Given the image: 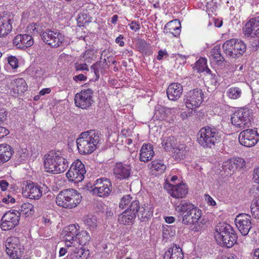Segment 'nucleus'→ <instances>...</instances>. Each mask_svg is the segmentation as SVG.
<instances>
[{
    "label": "nucleus",
    "instance_id": "de8ad7c7",
    "mask_svg": "<svg viewBox=\"0 0 259 259\" xmlns=\"http://www.w3.org/2000/svg\"><path fill=\"white\" fill-rule=\"evenodd\" d=\"M233 160L236 168L237 169H242L246 167V162L245 160L241 158H234Z\"/></svg>",
    "mask_w": 259,
    "mask_h": 259
},
{
    "label": "nucleus",
    "instance_id": "cd10ccee",
    "mask_svg": "<svg viewBox=\"0 0 259 259\" xmlns=\"http://www.w3.org/2000/svg\"><path fill=\"white\" fill-rule=\"evenodd\" d=\"M131 170L130 165L117 163L114 168V172L118 178L125 179L130 176Z\"/></svg>",
    "mask_w": 259,
    "mask_h": 259
},
{
    "label": "nucleus",
    "instance_id": "423d86ee",
    "mask_svg": "<svg viewBox=\"0 0 259 259\" xmlns=\"http://www.w3.org/2000/svg\"><path fill=\"white\" fill-rule=\"evenodd\" d=\"M251 112L247 108H240L236 111L231 118L233 125L241 129L249 127L251 124Z\"/></svg>",
    "mask_w": 259,
    "mask_h": 259
},
{
    "label": "nucleus",
    "instance_id": "412c9836",
    "mask_svg": "<svg viewBox=\"0 0 259 259\" xmlns=\"http://www.w3.org/2000/svg\"><path fill=\"white\" fill-rule=\"evenodd\" d=\"M23 195L30 199H38L42 195V191L39 186L34 183H27L23 188Z\"/></svg>",
    "mask_w": 259,
    "mask_h": 259
},
{
    "label": "nucleus",
    "instance_id": "c756f323",
    "mask_svg": "<svg viewBox=\"0 0 259 259\" xmlns=\"http://www.w3.org/2000/svg\"><path fill=\"white\" fill-rule=\"evenodd\" d=\"M170 113V110L169 109L158 104L155 107L153 117L157 120H165Z\"/></svg>",
    "mask_w": 259,
    "mask_h": 259
},
{
    "label": "nucleus",
    "instance_id": "4c0bfd02",
    "mask_svg": "<svg viewBox=\"0 0 259 259\" xmlns=\"http://www.w3.org/2000/svg\"><path fill=\"white\" fill-rule=\"evenodd\" d=\"M34 212L33 205L30 203H24L21 206L20 212L19 213L28 217L33 214Z\"/></svg>",
    "mask_w": 259,
    "mask_h": 259
},
{
    "label": "nucleus",
    "instance_id": "f8f14e48",
    "mask_svg": "<svg viewBox=\"0 0 259 259\" xmlns=\"http://www.w3.org/2000/svg\"><path fill=\"white\" fill-rule=\"evenodd\" d=\"M85 172L84 165L81 161L77 159L71 165L66 173V177L70 181L78 183L83 180Z\"/></svg>",
    "mask_w": 259,
    "mask_h": 259
},
{
    "label": "nucleus",
    "instance_id": "c03bdc74",
    "mask_svg": "<svg viewBox=\"0 0 259 259\" xmlns=\"http://www.w3.org/2000/svg\"><path fill=\"white\" fill-rule=\"evenodd\" d=\"M250 210L253 217L254 218H259V205L258 200L256 198L253 200L250 205Z\"/></svg>",
    "mask_w": 259,
    "mask_h": 259
},
{
    "label": "nucleus",
    "instance_id": "603ef678",
    "mask_svg": "<svg viewBox=\"0 0 259 259\" xmlns=\"http://www.w3.org/2000/svg\"><path fill=\"white\" fill-rule=\"evenodd\" d=\"M162 144V146H174L176 144V140L174 137L170 136L166 138Z\"/></svg>",
    "mask_w": 259,
    "mask_h": 259
},
{
    "label": "nucleus",
    "instance_id": "79ce46f5",
    "mask_svg": "<svg viewBox=\"0 0 259 259\" xmlns=\"http://www.w3.org/2000/svg\"><path fill=\"white\" fill-rule=\"evenodd\" d=\"M241 90L238 88H231L227 91L228 97L232 99H237L241 96Z\"/></svg>",
    "mask_w": 259,
    "mask_h": 259
},
{
    "label": "nucleus",
    "instance_id": "c85d7f7f",
    "mask_svg": "<svg viewBox=\"0 0 259 259\" xmlns=\"http://www.w3.org/2000/svg\"><path fill=\"white\" fill-rule=\"evenodd\" d=\"M79 226L74 224H71L66 227L63 232L64 239L67 241H74L77 237Z\"/></svg>",
    "mask_w": 259,
    "mask_h": 259
},
{
    "label": "nucleus",
    "instance_id": "9d476101",
    "mask_svg": "<svg viewBox=\"0 0 259 259\" xmlns=\"http://www.w3.org/2000/svg\"><path fill=\"white\" fill-rule=\"evenodd\" d=\"M101 135L99 132L94 130H89L82 132L76 139L77 146H87L93 145L97 146L101 144Z\"/></svg>",
    "mask_w": 259,
    "mask_h": 259
},
{
    "label": "nucleus",
    "instance_id": "e2e57ef3",
    "mask_svg": "<svg viewBox=\"0 0 259 259\" xmlns=\"http://www.w3.org/2000/svg\"><path fill=\"white\" fill-rule=\"evenodd\" d=\"M9 183L7 182V181L4 180L0 181V188L2 191H6L7 189Z\"/></svg>",
    "mask_w": 259,
    "mask_h": 259
},
{
    "label": "nucleus",
    "instance_id": "37998d69",
    "mask_svg": "<svg viewBox=\"0 0 259 259\" xmlns=\"http://www.w3.org/2000/svg\"><path fill=\"white\" fill-rule=\"evenodd\" d=\"M91 68L92 70H93L96 75V80L100 77V71L102 72L105 69V67H102V61L101 60L93 64Z\"/></svg>",
    "mask_w": 259,
    "mask_h": 259
},
{
    "label": "nucleus",
    "instance_id": "20e7f679",
    "mask_svg": "<svg viewBox=\"0 0 259 259\" xmlns=\"http://www.w3.org/2000/svg\"><path fill=\"white\" fill-rule=\"evenodd\" d=\"M224 53L233 58H238L243 55L246 50L245 44L236 38L226 41L222 46Z\"/></svg>",
    "mask_w": 259,
    "mask_h": 259
},
{
    "label": "nucleus",
    "instance_id": "a878e982",
    "mask_svg": "<svg viewBox=\"0 0 259 259\" xmlns=\"http://www.w3.org/2000/svg\"><path fill=\"white\" fill-rule=\"evenodd\" d=\"M68 259H88L90 256V251L83 247H75L69 251Z\"/></svg>",
    "mask_w": 259,
    "mask_h": 259
},
{
    "label": "nucleus",
    "instance_id": "338daca9",
    "mask_svg": "<svg viewBox=\"0 0 259 259\" xmlns=\"http://www.w3.org/2000/svg\"><path fill=\"white\" fill-rule=\"evenodd\" d=\"M123 38V36L122 35H120L115 39L116 43L118 44L120 47H123L124 45V42L122 40Z\"/></svg>",
    "mask_w": 259,
    "mask_h": 259
},
{
    "label": "nucleus",
    "instance_id": "bb28decb",
    "mask_svg": "<svg viewBox=\"0 0 259 259\" xmlns=\"http://www.w3.org/2000/svg\"><path fill=\"white\" fill-rule=\"evenodd\" d=\"M183 258L184 255L182 249L176 245H174L166 251L163 256V259H183Z\"/></svg>",
    "mask_w": 259,
    "mask_h": 259
},
{
    "label": "nucleus",
    "instance_id": "052dcab7",
    "mask_svg": "<svg viewBox=\"0 0 259 259\" xmlns=\"http://www.w3.org/2000/svg\"><path fill=\"white\" fill-rule=\"evenodd\" d=\"M9 134V131L0 125V138H3Z\"/></svg>",
    "mask_w": 259,
    "mask_h": 259
},
{
    "label": "nucleus",
    "instance_id": "aec40b11",
    "mask_svg": "<svg viewBox=\"0 0 259 259\" xmlns=\"http://www.w3.org/2000/svg\"><path fill=\"white\" fill-rule=\"evenodd\" d=\"M243 32L245 36L254 38L258 37L259 30V19L256 17L251 19L243 27Z\"/></svg>",
    "mask_w": 259,
    "mask_h": 259
},
{
    "label": "nucleus",
    "instance_id": "4468645a",
    "mask_svg": "<svg viewBox=\"0 0 259 259\" xmlns=\"http://www.w3.org/2000/svg\"><path fill=\"white\" fill-rule=\"evenodd\" d=\"M112 190V184L106 178L97 179L94 185L92 191L99 197H105L110 194Z\"/></svg>",
    "mask_w": 259,
    "mask_h": 259
},
{
    "label": "nucleus",
    "instance_id": "72a5a7b5",
    "mask_svg": "<svg viewBox=\"0 0 259 259\" xmlns=\"http://www.w3.org/2000/svg\"><path fill=\"white\" fill-rule=\"evenodd\" d=\"M166 165L160 160H155L150 164V169L152 171L158 174L163 173L166 169Z\"/></svg>",
    "mask_w": 259,
    "mask_h": 259
},
{
    "label": "nucleus",
    "instance_id": "bf43d9fd",
    "mask_svg": "<svg viewBox=\"0 0 259 259\" xmlns=\"http://www.w3.org/2000/svg\"><path fill=\"white\" fill-rule=\"evenodd\" d=\"M130 28L132 30H134L135 31H137L140 29L139 23L136 22L135 21H132L131 23L130 24Z\"/></svg>",
    "mask_w": 259,
    "mask_h": 259
},
{
    "label": "nucleus",
    "instance_id": "0eeeda50",
    "mask_svg": "<svg viewBox=\"0 0 259 259\" xmlns=\"http://www.w3.org/2000/svg\"><path fill=\"white\" fill-rule=\"evenodd\" d=\"M5 246L6 252L11 259H20L22 257L24 248L18 238H8L6 241Z\"/></svg>",
    "mask_w": 259,
    "mask_h": 259
},
{
    "label": "nucleus",
    "instance_id": "7ed1b4c3",
    "mask_svg": "<svg viewBox=\"0 0 259 259\" xmlns=\"http://www.w3.org/2000/svg\"><path fill=\"white\" fill-rule=\"evenodd\" d=\"M82 196L76 190L67 189L60 192L56 198L57 205L66 209L76 207L81 202Z\"/></svg>",
    "mask_w": 259,
    "mask_h": 259
},
{
    "label": "nucleus",
    "instance_id": "49530a36",
    "mask_svg": "<svg viewBox=\"0 0 259 259\" xmlns=\"http://www.w3.org/2000/svg\"><path fill=\"white\" fill-rule=\"evenodd\" d=\"M96 147H77L79 153L82 155L91 154L96 150Z\"/></svg>",
    "mask_w": 259,
    "mask_h": 259
},
{
    "label": "nucleus",
    "instance_id": "4be33fe9",
    "mask_svg": "<svg viewBox=\"0 0 259 259\" xmlns=\"http://www.w3.org/2000/svg\"><path fill=\"white\" fill-rule=\"evenodd\" d=\"M13 16L6 14L0 17V37L7 35L12 30Z\"/></svg>",
    "mask_w": 259,
    "mask_h": 259
},
{
    "label": "nucleus",
    "instance_id": "58836bf2",
    "mask_svg": "<svg viewBox=\"0 0 259 259\" xmlns=\"http://www.w3.org/2000/svg\"><path fill=\"white\" fill-rule=\"evenodd\" d=\"M76 239L78 240L79 244L81 245H84L89 243L91 237L87 231L82 230L80 232H78Z\"/></svg>",
    "mask_w": 259,
    "mask_h": 259
},
{
    "label": "nucleus",
    "instance_id": "1a4fd4ad",
    "mask_svg": "<svg viewBox=\"0 0 259 259\" xmlns=\"http://www.w3.org/2000/svg\"><path fill=\"white\" fill-rule=\"evenodd\" d=\"M201 210L195 207L188 213L183 215L182 223L185 225H192L191 229L198 232L202 228L203 223L200 221Z\"/></svg>",
    "mask_w": 259,
    "mask_h": 259
},
{
    "label": "nucleus",
    "instance_id": "6ab92c4d",
    "mask_svg": "<svg viewBox=\"0 0 259 259\" xmlns=\"http://www.w3.org/2000/svg\"><path fill=\"white\" fill-rule=\"evenodd\" d=\"M164 188L172 197L176 198H184L188 192V187L185 184L172 185L166 183Z\"/></svg>",
    "mask_w": 259,
    "mask_h": 259
},
{
    "label": "nucleus",
    "instance_id": "ea45409f",
    "mask_svg": "<svg viewBox=\"0 0 259 259\" xmlns=\"http://www.w3.org/2000/svg\"><path fill=\"white\" fill-rule=\"evenodd\" d=\"M210 53L214 61L217 62L225 61V59L221 53V49L219 46L214 47L211 50Z\"/></svg>",
    "mask_w": 259,
    "mask_h": 259
},
{
    "label": "nucleus",
    "instance_id": "e433bc0d",
    "mask_svg": "<svg viewBox=\"0 0 259 259\" xmlns=\"http://www.w3.org/2000/svg\"><path fill=\"white\" fill-rule=\"evenodd\" d=\"M167 149L165 150H168L169 148H170L169 151L171 152L172 156L177 160H181L183 159L184 156V150L183 147L178 148V147H166Z\"/></svg>",
    "mask_w": 259,
    "mask_h": 259
},
{
    "label": "nucleus",
    "instance_id": "2f4dec72",
    "mask_svg": "<svg viewBox=\"0 0 259 259\" xmlns=\"http://www.w3.org/2000/svg\"><path fill=\"white\" fill-rule=\"evenodd\" d=\"M175 207L176 210L183 215L185 213H189L190 211H191L195 207L192 203L186 200H182L180 204H176Z\"/></svg>",
    "mask_w": 259,
    "mask_h": 259
},
{
    "label": "nucleus",
    "instance_id": "f257e3e1",
    "mask_svg": "<svg viewBox=\"0 0 259 259\" xmlns=\"http://www.w3.org/2000/svg\"><path fill=\"white\" fill-rule=\"evenodd\" d=\"M62 151L51 150L45 154L44 165L45 170L53 174L64 172L68 167L67 161L62 156Z\"/></svg>",
    "mask_w": 259,
    "mask_h": 259
},
{
    "label": "nucleus",
    "instance_id": "f03ea898",
    "mask_svg": "<svg viewBox=\"0 0 259 259\" xmlns=\"http://www.w3.org/2000/svg\"><path fill=\"white\" fill-rule=\"evenodd\" d=\"M214 238L227 248L232 247L237 241V236L231 225L220 223L215 227Z\"/></svg>",
    "mask_w": 259,
    "mask_h": 259
},
{
    "label": "nucleus",
    "instance_id": "6e6d98bb",
    "mask_svg": "<svg viewBox=\"0 0 259 259\" xmlns=\"http://www.w3.org/2000/svg\"><path fill=\"white\" fill-rule=\"evenodd\" d=\"M2 201L6 204L10 203H14L15 199L10 195H8L7 197H3L0 199V202Z\"/></svg>",
    "mask_w": 259,
    "mask_h": 259
},
{
    "label": "nucleus",
    "instance_id": "f704fd0d",
    "mask_svg": "<svg viewBox=\"0 0 259 259\" xmlns=\"http://www.w3.org/2000/svg\"><path fill=\"white\" fill-rule=\"evenodd\" d=\"M0 164L8 161L12 155L11 147H0Z\"/></svg>",
    "mask_w": 259,
    "mask_h": 259
},
{
    "label": "nucleus",
    "instance_id": "a18cd8bd",
    "mask_svg": "<svg viewBox=\"0 0 259 259\" xmlns=\"http://www.w3.org/2000/svg\"><path fill=\"white\" fill-rule=\"evenodd\" d=\"M84 223L90 230H94L97 227V220L94 217L89 218L87 217L85 218Z\"/></svg>",
    "mask_w": 259,
    "mask_h": 259
},
{
    "label": "nucleus",
    "instance_id": "b1692460",
    "mask_svg": "<svg viewBox=\"0 0 259 259\" xmlns=\"http://www.w3.org/2000/svg\"><path fill=\"white\" fill-rule=\"evenodd\" d=\"M11 94L13 96H18L27 90V85L23 78H16L12 81Z\"/></svg>",
    "mask_w": 259,
    "mask_h": 259
},
{
    "label": "nucleus",
    "instance_id": "f3484780",
    "mask_svg": "<svg viewBox=\"0 0 259 259\" xmlns=\"http://www.w3.org/2000/svg\"><path fill=\"white\" fill-rule=\"evenodd\" d=\"M257 131L247 129L241 132L239 136V141L242 146H255L258 141Z\"/></svg>",
    "mask_w": 259,
    "mask_h": 259
},
{
    "label": "nucleus",
    "instance_id": "774afa93",
    "mask_svg": "<svg viewBox=\"0 0 259 259\" xmlns=\"http://www.w3.org/2000/svg\"><path fill=\"white\" fill-rule=\"evenodd\" d=\"M221 259H239V258L236 255L231 254L229 256H223Z\"/></svg>",
    "mask_w": 259,
    "mask_h": 259
},
{
    "label": "nucleus",
    "instance_id": "2eb2a0df",
    "mask_svg": "<svg viewBox=\"0 0 259 259\" xmlns=\"http://www.w3.org/2000/svg\"><path fill=\"white\" fill-rule=\"evenodd\" d=\"M41 38L43 41L52 47L57 48L64 40V36L59 32H54L50 29L42 32Z\"/></svg>",
    "mask_w": 259,
    "mask_h": 259
},
{
    "label": "nucleus",
    "instance_id": "9b49d317",
    "mask_svg": "<svg viewBox=\"0 0 259 259\" xmlns=\"http://www.w3.org/2000/svg\"><path fill=\"white\" fill-rule=\"evenodd\" d=\"M94 91L91 89L82 90L75 94L74 103L76 107L82 109H87L94 102L93 100Z\"/></svg>",
    "mask_w": 259,
    "mask_h": 259
},
{
    "label": "nucleus",
    "instance_id": "864d4df0",
    "mask_svg": "<svg viewBox=\"0 0 259 259\" xmlns=\"http://www.w3.org/2000/svg\"><path fill=\"white\" fill-rule=\"evenodd\" d=\"M8 62L14 69H16L18 67V61L15 57H9L8 58Z\"/></svg>",
    "mask_w": 259,
    "mask_h": 259
},
{
    "label": "nucleus",
    "instance_id": "c9c22d12",
    "mask_svg": "<svg viewBox=\"0 0 259 259\" xmlns=\"http://www.w3.org/2000/svg\"><path fill=\"white\" fill-rule=\"evenodd\" d=\"M169 27V32L175 36H178L180 33L181 23L179 20L175 19L166 24L165 27Z\"/></svg>",
    "mask_w": 259,
    "mask_h": 259
},
{
    "label": "nucleus",
    "instance_id": "680f3d73",
    "mask_svg": "<svg viewBox=\"0 0 259 259\" xmlns=\"http://www.w3.org/2000/svg\"><path fill=\"white\" fill-rule=\"evenodd\" d=\"M7 118V113L4 110H0V125H3L4 121Z\"/></svg>",
    "mask_w": 259,
    "mask_h": 259
},
{
    "label": "nucleus",
    "instance_id": "39448f33",
    "mask_svg": "<svg viewBox=\"0 0 259 259\" xmlns=\"http://www.w3.org/2000/svg\"><path fill=\"white\" fill-rule=\"evenodd\" d=\"M197 141L201 146L214 145L221 142V138L218 136L216 129L206 126L202 127L198 133Z\"/></svg>",
    "mask_w": 259,
    "mask_h": 259
},
{
    "label": "nucleus",
    "instance_id": "69168bd1",
    "mask_svg": "<svg viewBox=\"0 0 259 259\" xmlns=\"http://www.w3.org/2000/svg\"><path fill=\"white\" fill-rule=\"evenodd\" d=\"M259 169L258 168H256L254 170L253 179L255 182L258 183V181L259 180Z\"/></svg>",
    "mask_w": 259,
    "mask_h": 259
},
{
    "label": "nucleus",
    "instance_id": "5701e85b",
    "mask_svg": "<svg viewBox=\"0 0 259 259\" xmlns=\"http://www.w3.org/2000/svg\"><path fill=\"white\" fill-rule=\"evenodd\" d=\"M33 39L30 35L24 34L17 35L13 39V44L18 48L25 49L33 45Z\"/></svg>",
    "mask_w": 259,
    "mask_h": 259
},
{
    "label": "nucleus",
    "instance_id": "a211bd4d",
    "mask_svg": "<svg viewBox=\"0 0 259 259\" xmlns=\"http://www.w3.org/2000/svg\"><path fill=\"white\" fill-rule=\"evenodd\" d=\"M235 225L242 234L245 236L251 228L250 217L245 213L239 214L235 218Z\"/></svg>",
    "mask_w": 259,
    "mask_h": 259
},
{
    "label": "nucleus",
    "instance_id": "ddd939ff",
    "mask_svg": "<svg viewBox=\"0 0 259 259\" xmlns=\"http://www.w3.org/2000/svg\"><path fill=\"white\" fill-rule=\"evenodd\" d=\"M204 94L201 90L198 89L189 91L185 96V103L186 107L194 109L200 106L203 102Z\"/></svg>",
    "mask_w": 259,
    "mask_h": 259
},
{
    "label": "nucleus",
    "instance_id": "3c124183",
    "mask_svg": "<svg viewBox=\"0 0 259 259\" xmlns=\"http://www.w3.org/2000/svg\"><path fill=\"white\" fill-rule=\"evenodd\" d=\"M136 47L140 52H143L147 49L148 44L143 39H138L136 44Z\"/></svg>",
    "mask_w": 259,
    "mask_h": 259
},
{
    "label": "nucleus",
    "instance_id": "8fccbe9b",
    "mask_svg": "<svg viewBox=\"0 0 259 259\" xmlns=\"http://www.w3.org/2000/svg\"><path fill=\"white\" fill-rule=\"evenodd\" d=\"M206 66V60L205 59H200L196 62V67L198 72H203Z\"/></svg>",
    "mask_w": 259,
    "mask_h": 259
},
{
    "label": "nucleus",
    "instance_id": "0e129e2a",
    "mask_svg": "<svg viewBox=\"0 0 259 259\" xmlns=\"http://www.w3.org/2000/svg\"><path fill=\"white\" fill-rule=\"evenodd\" d=\"M164 56L168 57V54L166 51L160 50L158 51V56L157 59L158 60H161Z\"/></svg>",
    "mask_w": 259,
    "mask_h": 259
},
{
    "label": "nucleus",
    "instance_id": "6e6552de",
    "mask_svg": "<svg viewBox=\"0 0 259 259\" xmlns=\"http://www.w3.org/2000/svg\"><path fill=\"white\" fill-rule=\"evenodd\" d=\"M139 208V201L136 200L132 201L128 208L118 215V222L124 225H133Z\"/></svg>",
    "mask_w": 259,
    "mask_h": 259
},
{
    "label": "nucleus",
    "instance_id": "dca6fc26",
    "mask_svg": "<svg viewBox=\"0 0 259 259\" xmlns=\"http://www.w3.org/2000/svg\"><path fill=\"white\" fill-rule=\"evenodd\" d=\"M20 213L18 211H9L5 213L1 219V227L3 230L7 231L15 228L19 224Z\"/></svg>",
    "mask_w": 259,
    "mask_h": 259
},
{
    "label": "nucleus",
    "instance_id": "7c9ffc66",
    "mask_svg": "<svg viewBox=\"0 0 259 259\" xmlns=\"http://www.w3.org/2000/svg\"><path fill=\"white\" fill-rule=\"evenodd\" d=\"M137 214L141 222H145L152 216L153 210L148 205L144 204L142 207H140Z\"/></svg>",
    "mask_w": 259,
    "mask_h": 259
},
{
    "label": "nucleus",
    "instance_id": "5fc2aeb1",
    "mask_svg": "<svg viewBox=\"0 0 259 259\" xmlns=\"http://www.w3.org/2000/svg\"><path fill=\"white\" fill-rule=\"evenodd\" d=\"M27 31L30 33H38V25L36 23L30 24L27 27Z\"/></svg>",
    "mask_w": 259,
    "mask_h": 259
},
{
    "label": "nucleus",
    "instance_id": "a19ab883",
    "mask_svg": "<svg viewBox=\"0 0 259 259\" xmlns=\"http://www.w3.org/2000/svg\"><path fill=\"white\" fill-rule=\"evenodd\" d=\"M233 158L228 160L227 161L224 162L223 164V169L228 174H232L236 170Z\"/></svg>",
    "mask_w": 259,
    "mask_h": 259
},
{
    "label": "nucleus",
    "instance_id": "473e14b6",
    "mask_svg": "<svg viewBox=\"0 0 259 259\" xmlns=\"http://www.w3.org/2000/svg\"><path fill=\"white\" fill-rule=\"evenodd\" d=\"M154 155L152 147H142L140 153V160L147 162L150 160Z\"/></svg>",
    "mask_w": 259,
    "mask_h": 259
},
{
    "label": "nucleus",
    "instance_id": "4d7b16f0",
    "mask_svg": "<svg viewBox=\"0 0 259 259\" xmlns=\"http://www.w3.org/2000/svg\"><path fill=\"white\" fill-rule=\"evenodd\" d=\"M73 79L76 82L86 81L87 80V77L83 74H79L74 76L73 77Z\"/></svg>",
    "mask_w": 259,
    "mask_h": 259
},
{
    "label": "nucleus",
    "instance_id": "393cba45",
    "mask_svg": "<svg viewBox=\"0 0 259 259\" xmlns=\"http://www.w3.org/2000/svg\"><path fill=\"white\" fill-rule=\"evenodd\" d=\"M183 91V86L181 84L175 82L169 85L166 90V94L169 100L176 101L180 98Z\"/></svg>",
    "mask_w": 259,
    "mask_h": 259
},
{
    "label": "nucleus",
    "instance_id": "09e8293b",
    "mask_svg": "<svg viewBox=\"0 0 259 259\" xmlns=\"http://www.w3.org/2000/svg\"><path fill=\"white\" fill-rule=\"evenodd\" d=\"M132 198L130 195H126L122 197L119 204V206L121 208H124L130 202L132 203Z\"/></svg>",
    "mask_w": 259,
    "mask_h": 259
},
{
    "label": "nucleus",
    "instance_id": "13d9d810",
    "mask_svg": "<svg viewBox=\"0 0 259 259\" xmlns=\"http://www.w3.org/2000/svg\"><path fill=\"white\" fill-rule=\"evenodd\" d=\"M75 69L76 71H88L89 69L87 64H75Z\"/></svg>",
    "mask_w": 259,
    "mask_h": 259
}]
</instances>
